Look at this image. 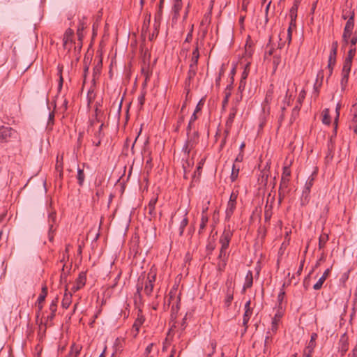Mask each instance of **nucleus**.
Returning <instances> with one entry per match:
<instances>
[{"mask_svg":"<svg viewBox=\"0 0 357 357\" xmlns=\"http://www.w3.org/2000/svg\"><path fill=\"white\" fill-rule=\"evenodd\" d=\"M233 236V231L231 229L230 225L225 227L223 233L220 237L219 242L221 244L220 254L218 255V266L219 270L222 271L226 265L228 257L227 249Z\"/></svg>","mask_w":357,"mask_h":357,"instance_id":"obj_1","label":"nucleus"},{"mask_svg":"<svg viewBox=\"0 0 357 357\" xmlns=\"http://www.w3.org/2000/svg\"><path fill=\"white\" fill-rule=\"evenodd\" d=\"M198 139V132H194L191 135H188V138L183 147V151L186 155V161L185 163L183 164V168L184 170V176L187 178V168L190 166V163L188 161V157L189 155L190 152L197 143Z\"/></svg>","mask_w":357,"mask_h":357,"instance_id":"obj_2","label":"nucleus"},{"mask_svg":"<svg viewBox=\"0 0 357 357\" xmlns=\"http://www.w3.org/2000/svg\"><path fill=\"white\" fill-rule=\"evenodd\" d=\"M354 26V12H352L351 16L347 20L342 35L343 41L347 45L349 43V39L352 35V31Z\"/></svg>","mask_w":357,"mask_h":357,"instance_id":"obj_3","label":"nucleus"},{"mask_svg":"<svg viewBox=\"0 0 357 357\" xmlns=\"http://www.w3.org/2000/svg\"><path fill=\"white\" fill-rule=\"evenodd\" d=\"M313 181L314 179L312 178H309L305 183L301 197V204L302 206L307 204L310 201V193L311 188L313 185Z\"/></svg>","mask_w":357,"mask_h":357,"instance_id":"obj_4","label":"nucleus"},{"mask_svg":"<svg viewBox=\"0 0 357 357\" xmlns=\"http://www.w3.org/2000/svg\"><path fill=\"white\" fill-rule=\"evenodd\" d=\"M15 133V131L10 127H0V143L8 142Z\"/></svg>","mask_w":357,"mask_h":357,"instance_id":"obj_5","label":"nucleus"},{"mask_svg":"<svg viewBox=\"0 0 357 357\" xmlns=\"http://www.w3.org/2000/svg\"><path fill=\"white\" fill-rule=\"evenodd\" d=\"M155 277L156 276L155 274L151 275L150 273H149L148 278L145 281L144 291L146 295L148 296H151L153 291Z\"/></svg>","mask_w":357,"mask_h":357,"instance_id":"obj_6","label":"nucleus"},{"mask_svg":"<svg viewBox=\"0 0 357 357\" xmlns=\"http://www.w3.org/2000/svg\"><path fill=\"white\" fill-rule=\"evenodd\" d=\"M56 213L54 211H50L48 213V224H49V231H48V238L50 241L53 239V232L55 231L54 228V224L56 222Z\"/></svg>","mask_w":357,"mask_h":357,"instance_id":"obj_7","label":"nucleus"},{"mask_svg":"<svg viewBox=\"0 0 357 357\" xmlns=\"http://www.w3.org/2000/svg\"><path fill=\"white\" fill-rule=\"evenodd\" d=\"M351 119L349 124V128L353 129L355 135L357 134V103L352 105L351 109Z\"/></svg>","mask_w":357,"mask_h":357,"instance_id":"obj_8","label":"nucleus"},{"mask_svg":"<svg viewBox=\"0 0 357 357\" xmlns=\"http://www.w3.org/2000/svg\"><path fill=\"white\" fill-rule=\"evenodd\" d=\"M290 175H291V170H290L289 167H284L283 168V172H282L281 182H280V190H281L284 188H287Z\"/></svg>","mask_w":357,"mask_h":357,"instance_id":"obj_9","label":"nucleus"},{"mask_svg":"<svg viewBox=\"0 0 357 357\" xmlns=\"http://www.w3.org/2000/svg\"><path fill=\"white\" fill-rule=\"evenodd\" d=\"M144 317L142 314H138L137 318L135 319L133 326H132V330H133V336L136 337L139 331V328L144 322Z\"/></svg>","mask_w":357,"mask_h":357,"instance_id":"obj_10","label":"nucleus"},{"mask_svg":"<svg viewBox=\"0 0 357 357\" xmlns=\"http://www.w3.org/2000/svg\"><path fill=\"white\" fill-rule=\"evenodd\" d=\"M86 282V276L84 273H82L79 275L78 278L76 281V285L73 286V291H76L83 287Z\"/></svg>","mask_w":357,"mask_h":357,"instance_id":"obj_11","label":"nucleus"},{"mask_svg":"<svg viewBox=\"0 0 357 357\" xmlns=\"http://www.w3.org/2000/svg\"><path fill=\"white\" fill-rule=\"evenodd\" d=\"M57 303H58V298H56L54 300H53L50 305V310L51 311V313L50 315L47 316V321H52L54 316L55 313L57 309Z\"/></svg>","mask_w":357,"mask_h":357,"instance_id":"obj_12","label":"nucleus"},{"mask_svg":"<svg viewBox=\"0 0 357 357\" xmlns=\"http://www.w3.org/2000/svg\"><path fill=\"white\" fill-rule=\"evenodd\" d=\"M281 315L279 313L275 314L272 319L271 331L273 333H275L278 331Z\"/></svg>","mask_w":357,"mask_h":357,"instance_id":"obj_13","label":"nucleus"},{"mask_svg":"<svg viewBox=\"0 0 357 357\" xmlns=\"http://www.w3.org/2000/svg\"><path fill=\"white\" fill-rule=\"evenodd\" d=\"M336 56H337V52H332V51L330 52V55L328 56V68L329 70L330 75L332 74L333 67L335 64Z\"/></svg>","mask_w":357,"mask_h":357,"instance_id":"obj_14","label":"nucleus"},{"mask_svg":"<svg viewBox=\"0 0 357 357\" xmlns=\"http://www.w3.org/2000/svg\"><path fill=\"white\" fill-rule=\"evenodd\" d=\"M236 203H234V202H228L227 203V208L225 211L226 220H229L231 218V217L236 208Z\"/></svg>","mask_w":357,"mask_h":357,"instance_id":"obj_15","label":"nucleus"},{"mask_svg":"<svg viewBox=\"0 0 357 357\" xmlns=\"http://www.w3.org/2000/svg\"><path fill=\"white\" fill-rule=\"evenodd\" d=\"M182 8L181 0H174V5L172 7V11L174 12V18L176 19L179 15V12Z\"/></svg>","mask_w":357,"mask_h":357,"instance_id":"obj_16","label":"nucleus"},{"mask_svg":"<svg viewBox=\"0 0 357 357\" xmlns=\"http://www.w3.org/2000/svg\"><path fill=\"white\" fill-rule=\"evenodd\" d=\"M82 348V347L80 345L76 344L75 343L73 344L68 357H77L79 354Z\"/></svg>","mask_w":357,"mask_h":357,"instance_id":"obj_17","label":"nucleus"},{"mask_svg":"<svg viewBox=\"0 0 357 357\" xmlns=\"http://www.w3.org/2000/svg\"><path fill=\"white\" fill-rule=\"evenodd\" d=\"M73 35V31L70 29H68V30H66V31L65 32V34L63 36V46H64V47H67L68 43H72Z\"/></svg>","mask_w":357,"mask_h":357,"instance_id":"obj_18","label":"nucleus"},{"mask_svg":"<svg viewBox=\"0 0 357 357\" xmlns=\"http://www.w3.org/2000/svg\"><path fill=\"white\" fill-rule=\"evenodd\" d=\"M199 58V53L198 47L197 46L195 47V49L192 51L191 63L190 65H192L193 66H197Z\"/></svg>","mask_w":357,"mask_h":357,"instance_id":"obj_19","label":"nucleus"},{"mask_svg":"<svg viewBox=\"0 0 357 357\" xmlns=\"http://www.w3.org/2000/svg\"><path fill=\"white\" fill-rule=\"evenodd\" d=\"M252 314V310H245L243 318V325L245 327V331H246L248 328V323L250 319V317Z\"/></svg>","mask_w":357,"mask_h":357,"instance_id":"obj_20","label":"nucleus"},{"mask_svg":"<svg viewBox=\"0 0 357 357\" xmlns=\"http://www.w3.org/2000/svg\"><path fill=\"white\" fill-rule=\"evenodd\" d=\"M252 285V273L251 271H249L247 273V275L245 277V282L243 285L244 289H248L251 287Z\"/></svg>","mask_w":357,"mask_h":357,"instance_id":"obj_21","label":"nucleus"},{"mask_svg":"<svg viewBox=\"0 0 357 357\" xmlns=\"http://www.w3.org/2000/svg\"><path fill=\"white\" fill-rule=\"evenodd\" d=\"M239 167H237L235 164L233 165L231 174L230 176V178L232 182L235 181L236 178H238V173H239Z\"/></svg>","mask_w":357,"mask_h":357,"instance_id":"obj_22","label":"nucleus"},{"mask_svg":"<svg viewBox=\"0 0 357 357\" xmlns=\"http://www.w3.org/2000/svg\"><path fill=\"white\" fill-rule=\"evenodd\" d=\"M351 63H352V61L350 60V59H345V61L344 62L343 68H342V73H346V74H349L351 68Z\"/></svg>","mask_w":357,"mask_h":357,"instance_id":"obj_23","label":"nucleus"},{"mask_svg":"<svg viewBox=\"0 0 357 357\" xmlns=\"http://www.w3.org/2000/svg\"><path fill=\"white\" fill-rule=\"evenodd\" d=\"M328 234H321L319 238V248L322 249L324 247L326 243L328 241Z\"/></svg>","mask_w":357,"mask_h":357,"instance_id":"obj_24","label":"nucleus"},{"mask_svg":"<svg viewBox=\"0 0 357 357\" xmlns=\"http://www.w3.org/2000/svg\"><path fill=\"white\" fill-rule=\"evenodd\" d=\"M71 303V294H65L64 298L62 301V307L67 309Z\"/></svg>","mask_w":357,"mask_h":357,"instance_id":"obj_25","label":"nucleus"},{"mask_svg":"<svg viewBox=\"0 0 357 357\" xmlns=\"http://www.w3.org/2000/svg\"><path fill=\"white\" fill-rule=\"evenodd\" d=\"M84 171L83 169H80L79 167H78L77 169V181H78V184L81 186L83 185L84 183Z\"/></svg>","mask_w":357,"mask_h":357,"instance_id":"obj_26","label":"nucleus"},{"mask_svg":"<svg viewBox=\"0 0 357 357\" xmlns=\"http://www.w3.org/2000/svg\"><path fill=\"white\" fill-rule=\"evenodd\" d=\"M349 74H346V73H342V78H341L340 84L342 86V90H343V91L345 89L346 86L347 84L348 79H349Z\"/></svg>","mask_w":357,"mask_h":357,"instance_id":"obj_27","label":"nucleus"},{"mask_svg":"<svg viewBox=\"0 0 357 357\" xmlns=\"http://www.w3.org/2000/svg\"><path fill=\"white\" fill-rule=\"evenodd\" d=\"M340 107H341L340 104L337 103L336 105V108H335L336 116H335V121H334V123H335L334 135H336V130H337V121H338V119H339V116H340Z\"/></svg>","mask_w":357,"mask_h":357,"instance_id":"obj_28","label":"nucleus"},{"mask_svg":"<svg viewBox=\"0 0 357 357\" xmlns=\"http://www.w3.org/2000/svg\"><path fill=\"white\" fill-rule=\"evenodd\" d=\"M236 109L233 108L231 112L229 113V117H228V119L227 121V126H231L234 120V118L236 116Z\"/></svg>","mask_w":357,"mask_h":357,"instance_id":"obj_29","label":"nucleus"},{"mask_svg":"<svg viewBox=\"0 0 357 357\" xmlns=\"http://www.w3.org/2000/svg\"><path fill=\"white\" fill-rule=\"evenodd\" d=\"M322 122L324 124L329 125L331 123V118L329 115V109H326L324 110V115L322 119Z\"/></svg>","mask_w":357,"mask_h":357,"instance_id":"obj_30","label":"nucleus"},{"mask_svg":"<svg viewBox=\"0 0 357 357\" xmlns=\"http://www.w3.org/2000/svg\"><path fill=\"white\" fill-rule=\"evenodd\" d=\"M204 211L202 213V218H201V223L199 225V232L201 233L202 231L205 228L206 223L208 222V217L204 214Z\"/></svg>","mask_w":357,"mask_h":357,"instance_id":"obj_31","label":"nucleus"},{"mask_svg":"<svg viewBox=\"0 0 357 357\" xmlns=\"http://www.w3.org/2000/svg\"><path fill=\"white\" fill-rule=\"evenodd\" d=\"M47 289L46 287H43L42 288V292L38 298V303H42L45 301V299L47 296Z\"/></svg>","mask_w":357,"mask_h":357,"instance_id":"obj_32","label":"nucleus"},{"mask_svg":"<svg viewBox=\"0 0 357 357\" xmlns=\"http://www.w3.org/2000/svg\"><path fill=\"white\" fill-rule=\"evenodd\" d=\"M144 287V283L142 282V283H139L138 282L137 284V291L136 293L135 294V299H137V298L139 299L141 298V292L143 289V288Z\"/></svg>","mask_w":357,"mask_h":357,"instance_id":"obj_33","label":"nucleus"},{"mask_svg":"<svg viewBox=\"0 0 357 357\" xmlns=\"http://www.w3.org/2000/svg\"><path fill=\"white\" fill-rule=\"evenodd\" d=\"M326 281V279L324 277H321L318 281L314 284L313 289L314 290H319L321 289L323 284Z\"/></svg>","mask_w":357,"mask_h":357,"instance_id":"obj_34","label":"nucleus"},{"mask_svg":"<svg viewBox=\"0 0 357 357\" xmlns=\"http://www.w3.org/2000/svg\"><path fill=\"white\" fill-rule=\"evenodd\" d=\"M312 272V271H311L309 273V274L305 277V278L303 280V287L305 290H307L309 287L310 286V275H311Z\"/></svg>","mask_w":357,"mask_h":357,"instance_id":"obj_35","label":"nucleus"},{"mask_svg":"<svg viewBox=\"0 0 357 357\" xmlns=\"http://www.w3.org/2000/svg\"><path fill=\"white\" fill-rule=\"evenodd\" d=\"M321 78V79H322L324 78V75H323V73H319L318 75H317V80H316V83L314 84V91L318 93L319 92V87L321 86V83H319V84H317L318 82V79L319 78Z\"/></svg>","mask_w":357,"mask_h":357,"instance_id":"obj_36","label":"nucleus"},{"mask_svg":"<svg viewBox=\"0 0 357 357\" xmlns=\"http://www.w3.org/2000/svg\"><path fill=\"white\" fill-rule=\"evenodd\" d=\"M188 225V219L186 218H183L181 223H180V227H179V234L181 236L183 233L184 229Z\"/></svg>","mask_w":357,"mask_h":357,"instance_id":"obj_37","label":"nucleus"},{"mask_svg":"<svg viewBox=\"0 0 357 357\" xmlns=\"http://www.w3.org/2000/svg\"><path fill=\"white\" fill-rule=\"evenodd\" d=\"M197 66H193L190 65V69L188 71V77L189 79L192 78L196 75Z\"/></svg>","mask_w":357,"mask_h":357,"instance_id":"obj_38","label":"nucleus"},{"mask_svg":"<svg viewBox=\"0 0 357 357\" xmlns=\"http://www.w3.org/2000/svg\"><path fill=\"white\" fill-rule=\"evenodd\" d=\"M284 291L282 289H281L278 296V301L279 303V305L282 304V302L284 298Z\"/></svg>","mask_w":357,"mask_h":357,"instance_id":"obj_39","label":"nucleus"},{"mask_svg":"<svg viewBox=\"0 0 357 357\" xmlns=\"http://www.w3.org/2000/svg\"><path fill=\"white\" fill-rule=\"evenodd\" d=\"M355 53H356V48L351 47L348 52V55L346 59H350V60L352 61V59H353L354 56L355 55Z\"/></svg>","mask_w":357,"mask_h":357,"instance_id":"obj_40","label":"nucleus"},{"mask_svg":"<svg viewBox=\"0 0 357 357\" xmlns=\"http://www.w3.org/2000/svg\"><path fill=\"white\" fill-rule=\"evenodd\" d=\"M54 112H50L49 116H48V121L47 125L52 126L54 124Z\"/></svg>","mask_w":357,"mask_h":357,"instance_id":"obj_41","label":"nucleus"},{"mask_svg":"<svg viewBox=\"0 0 357 357\" xmlns=\"http://www.w3.org/2000/svg\"><path fill=\"white\" fill-rule=\"evenodd\" d=\"M237 196H238L237 193H236L234 192H232L231 195H230V197H229V199L228 202L236 203Z\"/></svg>","mask_w":357,"mask_h":357,"instance_id":"obj_42","label":"nucleus"},{"mask_svg":"<svg viewBox=\"0 0 357 357\" xmlns=\"http://www.w3.org/2000/svg\"><path fill=\"white\" fill-rule=\"evenodd\" d=\"M245 86V77H241V81H240V83H239L238 89H239L241 91H243V90H244Z\"/></svg>","mask_w":357,"mask_h":357,"instance_id":"obj_43","label":"nucleus"},{"mask_svg":"<svg viewBox=\"0 0 357 357\" xmlns=\"http://www.w3.org/2000/svg\"><path fill=\"white\" fill-rule=\"evenodd\" d=\"M59 68V89L60 90L63 86V77L61 75V68L60 66Z\"/></svg>","mask_w":357,"mask_h":357,"instance_id":"obj_44","label":"nucleus"},{"mask_svg":"<svg viewBox=\"0 0 357 357\" xmlns=\"http://www.w3.org/2000/svg\"><path fill=\"white\" fill-rule=\"evenodd\" d=\"M233 300V295L231 294H228L225 298V303L227 306H229Z\"/></svg>","mask_w":357,"mask_h":357,"instance_id":"obj_45","label":"nucleus"},{"mask_svg":"<svg viewBox=\"0 0 357 357\" xmlns=\"http://www.w3.org/2000/svg\"><path fill=\"white\" fill-rule=\"evenodd\" d=\"M156 202H157V198H152L149 203L148 208H155Z\"/></svg>","mask_w":357,"mask_h":357,"instance_id":"obj_46","label":"nucleus"},{"mask_svg":"<svg viewBox=\"0 0 357 357\" xmlns=\"http://www.w3.org/2000/svg\"><path fill=\"white\" fill-rule=\"evenodd\" d=\"M102 126H103V124H101L99 126L98 130L96 132V133L95 135L96 138H102Z\"/></svg>","mask_w":357,"mask_h":357,"instance_id":"obj_47","label":"nucleus"},{"mask_svg":"<svg viewBox=\"0 0 357 357\" xmlns=\"http://www.w3.org/2000/svg\"><path fill=\"white\" fill-rule=\"evenodd\" d=\"M338 43L337 41H333L331 45V51L332 52H337Z\"/></svg>","mask_w":357,"mask_h":357,"instance_id":"obj_48","label":"nucleus"},{"mask_svg":"<svg viewBox=\"0 0 357 357\" xmlns=\"http://www.w3.org/2000/svg\"><path fill=\"white\" fill-rule=\"evenodd\" d=\"M287 40H288V43L289 44L291 43V26H289V28L287 29Z\"/></svg>","mask_w":357,"mask_h":357,"instance_id":"obj_49","label":"nucleus"},{"mask_svg":"<svg viewBox=\"0 0 357 357\" xmlns=\"http://www.w3.org/2000/svg\"><path fill=\"white\" fill-rule=\"evenodd\" d=\"M349 357H357V344L353 349L351 353L349 354Z\"/></svg>","mask_w":357,"mask_h":357,"instance_id":"obj_50","label":"nucleus"},{"mask_svg":"<svg viewBox=\"0 0 357 357\" xmlns=\"http://www.w3.org/2000/svg\"><path fill=\"white\" fill-rule=\"evenodd\" d=\"M350 43L352 47L356 45V44L357 43V35H354L352 37V38L350 40Z\"/></svg>","mask_w":357,"mask_h":357,"instance_id":"obj_51","label":"nucleus"},{"mask_svg":"<svg viewBox=\"0 0 357 357\" xmlns=\"http://www.w3.org/2000/svg\"><path fill=\"white\" fill-rule=\"evenodd\" d=\"M352 12H353V11H347V12L344 11V13H343V15H342V17H343L344 20H346V19H347V18L349 19V17L351 16V13H352Z\"/></svg>","mask_w":357,"mask_h":357,"instance_id":"obj_52","label":"nucleus"},{"mask_svg":"<svg viewBox=\"0 0 357 357\" xmlns=\"http://www.w3.org/2000/svg\"><path fill=\"white\" fill-rule=\"evenodd\" d=\"M305 93L304 91H302L300 93L298 98V100H299L300 102H301V101L305 98Z\"/></svg>","mask_w":357,"mask_h":357,"instance_id":"obj_53","label":"nucleus"},{"mask_svg":"<svg viewBox=\"0 0 357 357\" xmlns=\"http://www.w3.org/2000/svg\"><path fill=\"white\" fill-rule=\"evenodd\" d=\"M331 273V269L330 268H327L323 273V275H321V277H324L326 280V278H328V276Z\"/></svg>","mask_w":357,"mask_h":357,"instance_id":"obj_54","label":"nucleus"},{"mask_svg":"<svg viewBox=\"0 0 357 357\" xmlns=\"http://www.w3.org/2000/svg\"><path fill=\"white\" fill-rule=\"evenodd\" d=\"M192 30L190 31V33L187 35V37L185 40V42H190L192 39Z\"/></svg>","mask_w":357,"mask_h":357,"instance_id":"obj_55","label":"nucleus"},{"mask_svg":"<svg viewBox=\"0 0 357 357\" xmlns=\"http://www.w3.org/2000/svg\"><path fill=\"white\" fill-rule=\"evenodd\" d=\"M192 122L191 121H189L188 123V127H187V132H188V135H190V132L192 130Z\"/></svg>","mask_w":357,"mask_h":357,"instance_id":"obj_56","label":"nucleus"},{"mask_svg":"<svg viewBox=\"0 0 357 357\" xmlns=\"http://www.w3.org/2000/svg\"><path fill=\"white\" fill-rule=\"evenodd\" d=\"M138 101H139V103L140 104V105L142 106L144 102V96L142 95V96H139L138 98Z\"/></svg>","mask_w":357,"mask_h":357,"instance_id":"obj_57","label":"nucleus"},{"mask_svg":"<svg viewBox=\"0 0 357 357\" xmlns=\"http://www.w3.org/2000/svg\"><path fill=\"white\" fill-rule=\"evenodd\" d=\"M196 114L197 113L193 112L192 115L190 117V121L193 123L196 121V119L197 118Z\"/></svg>","mask_w":357,"mask_h":357,"instance_id":"obj_58","label":"nucleus"},{"mask_svg":"<svg viewBox=\"0 0 357 357\" xmlns=\"http://www.w3.org/2000/svg\"><path fill=\"white\" fill-rule=\"evenodd\" d=\"M201 101L197 105L196 108L194 111L195 113H197L201 110Z\"/></svg>","mask_w":357,"mask_h":357,"instance_id":"obj_59","label":"nucleus"},{"mask_svg":"<svg viewBox=\"0 0 357 357\" xmlns=\"http://www.w3.org/2000/svg\"><path fill=\"white\" fill-rule=\"evenodd\" d=\"M252 310L250 307V301H248L245 304V310Z\"/></svg>","mask_w":357,"mask_h":357,"instance_id":"obj_60","label":"nucleus"},{"mask_svg":"<svg viewBox=\"0 0 357 357\" xmlns=\"http://www.w3.org/2000/svg\"><path fill=\"white\" fill-rule=\"evenodd\" d=\"M243 155L242 154H238L236 157L235 161L236 162H241L243 160Z\"/></svg>","mask_w":357,"mask_h":357,"instance_id":"obj_61","label":"nucleus"},{"mask_svg":"<svg viewBox=\"0 0 357 357\" xmlns=\"http://www.w3.org/2000/svg\"><path fill=\"white\" fill-rule=\"evenodd\" d=\"M291 20L289 26H291V28L292 26H295L294 20L293 18V10H291Z\"/></svg>","mask_w":357,"mask_h":357,"instance_id":"obj_62","label":"nucleus"},{"mask_svg":"<svg viewBox=\"0 0 357 357\" xmlns=\"http://www.w3.org/2000/svg\"><path fill=\"white\" fill-rule=\"evenodd\" d=\"M347 351V345H343L342 347V349H341L342 355H344Z\"/></svg>","mask_w":357,"mask_h":357,"instance_id":"obj_63","label":"nucleus"},{"mask_svg":"<svg viewBox=\"0 0 357 357\" xmlns=\"http://www.w3.org/2000/svg\"><path fill=\"white\" fill-rule=\"evenodd\" d=\"M98 139V141H96V142H93V144L96 146H100V143H101V138H97Z\"/></svg>","mask_w":357,"mask_h":357,"instance_id":"obj_64","label":"nucleus"}]
</instances>
